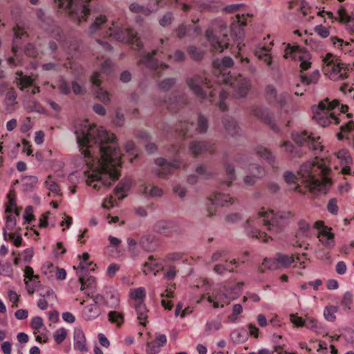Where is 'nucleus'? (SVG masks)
Listing matches in <instances>:
<instances>
[{"mask_svg":"<svg viewBox=\"0 0 354 354\" xmlns=\"http://www.w3.org/2000/svg\"><path fill=\"white\" fill-rule=\"evenodd\" d=\"M208 128V120L207 119L202 115H199L198 117L197 127L196 130L200 133H205L207 132Z\"/></svg>","mask_w":354,"mask_h":354,"instance_id":"8fccbe9b","label":"nucleus"},{"mask_svg":"<svg viewBox=\"0 0 354 354\" xmlns=\"http://www.w3.org/2000/svg\"><path fill=\"white\" fill-rule=\"evenodd\" d=\"M106 22V19L104 15H100L98 17H95L94 21L92 23V24L91 25L88 30V34L93 35L96 33L99 30L102 28Z\"/></svg>","mask_w":354,"mask_h":354,"instance_id":"e433bc0d","label":"nucleus"},{"mask_svg":"<svg viewBox=\"0 0 354 354\" xmlns=\"http://www.w3.org/2000/svg\"><path fill=\"white\" fill-rule=\"evenodd\" d=\"M78 268H80V270L77 272L79 276V281L81 283V290L85 289L88 290L91 294L95 291L96 288V279L93 276L85 277L84 275V270L86 269V266L82 263H80Z\"/></svg>","mask_w":354,"mask_h":354,"instance_id":"a211bd4d","label":"nucleus"},{"mask_svg":"<svg viewBox=\"0 0 354 354\" xmlns=\"http://www.w3.org/2000/svg\"><path fill=\"white\" fill-rule=\"evenodd\" d=\"M189 89L196 95L197 97L201 100H208L212 101V97L214 95L212 91L208 93L203 90L201 86L204 85L209 88V82L207 77H202L199 75H195L193 77H188L186 80Z\"/></svg>","mask_w":354,"mask_h":354,"instance_id":"1a4fd4ad","label":"nucleus"},{"mask_svg":"<svg viewBox=\"0 0 354 354\" xmlns=\"http://www.w3.org/2000/svg\"><path fill=\"white\" fill-rule=\"evenodd\" d=\"M290 320L291 323L297 327L304 326L308 329H313L316 326V322L315 320H304L301 317L294 314L290 315Z\"/></svg>","mask_w":354,"mask_h":354,"instance_id":"2f4dec72","label":"nucleus"},{"mask_svg":"<svg viewBox=\"0 0 354 354\" xmlns=\"http://www.w3.org/2000/svg\"><path fill=\"white\" fill-rule=\"evenodd\" d=\"M156 163L160 167V169L156 171V174L160 176L170 174L173 170L179 168L180 165L178 160H174V162H169L162 158H157Z\"/></svg>","mask_w":354,"mask_h":354,"instance_id":"412c9836","label":"nucleus"},{"mask_svg":"<svg viewBox=\"0 0 354 354\" xmlns=\"http://www.w3.org/2000/svg\"><path fill=\"white\" fill-rule=\"evenodd\" d=\"M187 52L194 60H200L203 57V53L194 46H189L187 48Z\"/></svg>","mask_w":354,"mask_h":354,"instance_id":"052dcab7","label":"nucleus"},{"mask_svg":"<svg viewBox=\"0 0 354 354\" xmlns=\"http://www.w3.org/2000/svg\"><path fill=\"white\" fill-rule=\"evenodd\" d=\"M14 34H15V40L14 41V44L12 46V51L17 52L18 44H17V39H22L24 36H28L26 34V31L24 30L23 27L19 26L17 25L16 27L14 28Z\"/></svg>","mask_w":354,"mask_h":354,"instance_id":"37998d69","label":"nucleus"},{"mask_svg":"<svg viewBox=\"0 0 354 354\" xmlns=\"http://www.w3.org/2000/svg\"><path fill=\"white\" fill-rule=\"evenodd\" d=\"M154 236L152 235H145L141 236L139 241V246L145 251H151L155 248L153 243Z\"/></svg>","mask_w":354,"mask_h":354,"instance_id":"4c0bfd02","label":"nucleus"},{"mask_svg":"<svg viewBox=\"0 0 354 354\" xmlns=\"http://www.w3.org/2000/svg\"><path fill=\"white\" fill-rule=\"evenodd\" d=\"M106 304L112 308H116L119 304L118 292L112 287L105 288Z\"/></svg>","mask_w":354,"mask_h":354,"instance_id":"bb28decb","label":"nucleus"},{"mask_svg":"<svg viewBox=\"0 0 354 354\" xmlns=\"http://www.w3.org/2000/svg\"><path fill=\"white\" fill-rule=\"evenodd\" d=\"M339 104L337 100L329 102L328 98L321 101L317 106L313 108V119L322 127H325L335 120V124H339V121L333 113H330L331 110L335 109Z\"/></svg>","mask_w":354,"mask_h":354,"instance_id":"423d86ee","label":"nucleus"},{"mask_svg":"<svg viewBox=\"0 0 354 354\" xmlns=\"http://www.w3.org/2000/svg\"><path fill=\"white\" fill-rule=\"evenodd\" d=\"M154 229L157 232L169 236L181 233L180 225L171 221H159L156 223Z\"/></svg>","mask_w":354,"mask_h":354,"instance_id":"2eb2a0df","label":"nucleus"},{"mask_svg":"<svg viewBox=\"0 0 354 354\" xmlns=\"http://www.w3.org/2000/svg\"><path fill=\"white\" fill-rule=\"evenodd\" d=\"M277 257L279 260L280 268H287L291 263L298 261L301 265L304 263V260L306 259L307 254L303 253L301 256H297L296 259L292 256H288L286 254H283L281 253H279L277 254Z\"/></svg>","mask_w":354,"mask_h":354,"instance_id":"b1692460","label":"nucleus"},{"mask_svg":"<svg viewBox=\"0 0 354 354\" xmlns=\"http://www.w3.org/2000/svg\"><path fill=\"white\" fill-rule=\"evenodd\" d=\"M140 191L147 197L161 196L163 194L162 190L159 187L147 183L141 185Z\"/></svg>","mask_w":354,"mask_h":354,"instance_id":"cd10ccee","label":"nucleus"},{"mask_svg":"<svg viewBox=\"0 0 354 354\" xmlns=\"http://www.w3.org/2000/svg\"><path fill=\"white\" fill-rule=\"evenodd\" d=\"M16 75L17 77L15 78V82L20 90L22 91L33 84L34 79L30 76L24 75L22 71H17Z\"/></svg>","mask_w":354,"mask_h":354,"instance_id":"c85d7f7f","label":"nucleus"},{"mask_svg":"<svg viewBox=\"0 0 354 354\" xmlns=\"http://www.w3.org/2000/svg\"><path fill=\"white\" fill-rule=\"evenodd\" d=\"M37 276L34 274V271L32 267L26 266L24 269V283L26 285V288L30 295H32L34 293V287L30 286V281L31 280H37Z\"/></svg>","mask_w":354,"mask_h":354,"instance_id":"7c9ffc66","label":"nucleus"},{"mask_svg":"<svg viewBox=\"0 0 354 354\" xmlns=\"http://www.w3.org/2000/svg\"><path fill=\"white\" fill-rule=\"evenodd\" d=\"M211 147L212 145L205 141H194L189 144V149L193 156H197L210 151Z\"/></svg>","mask_w":354,"mask_h":354,"instance_id":"a878e982","label":"nucleus"},{"mask_svg":"<svg viewBox=\"0 0 354 354\" xmlns=\"http://www.w3.org/2000/svg\"><path fill=\"white\" fill-rule=\"evenodd\" d=\"M265 97L268 104L277 107L279 109L285 108L284 113L288 114L292 109L286 107L289 100V94L286 92H279L272 84H269L265 88Z\"/></svg>","mask_w":354,"mask_h":354,"instance_id":"6e6552de","label":"nucleus"},{"mask_svg":"<svg viewBox=\"0 0 354 354\" xmlns=\"http://www.w3.org/2000/svg\"><path fill=\"white\" fill-rule=\"evenodd\" d=\"M254 150L258 156L265 159L272 167H274L275 157L268 149L257 146Z\"/></svg>","mask_w":354,"mask_h":354,"instance_id":"473e14b6","label":"nucleus"},{"mask_svg":"<svg viewBox=\"0 0 354 354\" xmlns=\"http://www.w3.org/2000/svg\"><path fill=\"white\" fill-rule=\"evenodd\" d=\"M173 15L171 12H167L160 20V24L162 26H167L171 24L173 21Z\"/></svg>","mask_w":354,"mask_h":354,"instance_id":"338daca9","label":"nucleus"},{"mask_svg":"<svg viewBox=\"0 0 354 354\" xmlns=\"http://www.w3.org/2000/svg\"><path fill=\"white\" fill-rule=\"evenodd\" d=\"M338 308L336 306L326 307L324 312L325 318L329 322H333L335 319V314L337 312Z\"/></svg>","mask_w":354,"mask_h":354,"instance_id":"6e6d98bb","label":"nucleus"},{"mask_svg":"<svg viewBox=\"0 0 354 354\" xmlns=\"http://www.w3.org/2000/svg\"><path fill=\"white\" fill-rule=\"evenodd\" d=\"M324 72L329 76L331 80H339V73L341 71V63H336L334 60L333 55L328 53L323 59Z\"/></svg>","mask_w":354,"mask_h":354,"instance_id":"dca6fc26","label":"nucleus"},{"mask_svg":"<svg viewBox=\"0 0 354 354\" xmlns=\"http://www.w3.org/2000/svg\"><path fill=\"white\" fill-rule=\"evenodd\" d=\"M337 158L344 160L346 164L351 162V158L348 153V151L346 149L339 150L337 153Z\"/></svg>","mask_w":354,"mask_h":354,"instance_id":"0e129e2a","label":"nucleus"},{"mask_svg":"<svg viewBox=\"0 0 354 354\" xmlns=\"http://www.w3.org/2000/svg\"><path fill=\"white\" fill-rule=\"evenodd\" d=\"M104 37H112L119 41L129 42L135 50H140L142 48V41L137 37V33L119 22L113 23L112 26L106 31Z\"/></svg>","mask_w":354,"mask_h":354,"instance_id":"39448f33","label":"nucleus"},{"mask_svg":"<svg viewBox=\"0 0 354 354\" xmlns=\"http://www.w3.org/2000/svg\"><path fill=\"white\" fill-rule=\"evenodd\" d=\"M75 134L88 170L84 174L87 185L95 189L110 187L120 176L122 153L116 136L88 120L76 125Z\"/></svg>","mask_w":354,"mask_h":354,"instance_id":"f257e3e1","label":"nucleus"},{"mask_svg":"<svg viewBox=\"0 0 354 354\" xmlns=\"http://www.w3.org/2000/svg\"><path fill=\"white\" fill-rule=\"evenodd\" d=\"M168 57L169 59H173L175 62H178L184 61L185 55L183 51L180 50H176L174 52L172 55H169Z\"/></svg>","mask_w":354,"mask_h":354,"instance_id":"69168bd1","label":"nucleus"},{"mask_svg":"<svg viewBox=\"0 0 354 354\" xmlns=\"http://www.w3.org/2000/svg\"><path fill=\"white\" fill-rule=\"evenodd\" d=\"M109 320L115 324L119 328L124 323V316L122 313L118 311H111L108 315Z\"/></svg>","mask_w":354,"mask_h":354,"instance_id":"79ce46f5","label":"nucleus"},{"mask_svg":"<svg viewBox=\"0 0 354 354\" xmlns=\"http://www.w3.org/2000/svg\"><path fill=\"white\" fill-rule=\"evenodd\" d=\"M176 84V80L174 78H166L161 81L159 84V86L165 90L168 91Z\"/></svg>","mask_w":354,"mask_h":354,"instance_id":"e2e57ef3","label":"nucleus"},{"mask_svg":"<svg viewBox=\"0 0 354 354\" xmlns=\"http://www.w3.org/2000/svg\"><path fill=\"white\" fill-rule=\"evenodd\" d=\"M292 139L299 146H308L316 154L318 153V151H322L323 149L321 142H319V137L315 138L306 131L292 133Z\"/></svg>","mask_w":354,"mask_h":354,"instance_id":"ddd939ff","label":"nucleus"},{"mask_svg":"<svg viewBox=\"0 0 354 354\" xmlns=\"http://www.w3.org/2000/svg\"><path fill=\"white\" fill-rule=\"evenodd\" d=\"M100 310L96 304H91L84 308L82 312L83 317L86 319H93L98 317Z\"/></svg>","mask_w":354,"mask_h":354,"instance_id":"c9c22d12","label":"nucleus"},{"mask_svg":"<svg viewBox=\"0 0 354 354\" xmlns=\"http://www.w3.org/2000/svg\"><path fill=\"white\" fill-rule=\"evenodd\" d=\"M269 49L266 47L259 48L256 51V55L262 59L268 66H270L272 64V59L270 55L268 53Z\"/></svg>","mask_w":354,"mask_h":354,"instance_id":"c03bdc74","label":"nucleus"},{"mask_svg":"<svg viewBox=\"0 0 354 354\" xmlns=\"http://www.w3.org/2000/svg\"><path fill=\"white\" fill-rule=\"evenodd\" d=\"M243 284V282H239L234 286L227 287L225 286L223 287V294L225 297L230 299L237 298L241 293Z\"/></svg>","mask_w":354,"mask_h":354,"instance_id":"c756f323","label":"nucleus"},{"mask_svg":"<svg viewBox=\"0 0 354 354\" xmlns=\"http://www.w3.org/2000/svg\"><path fill=\"white\" fill-rule=\"evenodd\" d=\"M129 295L133 302V305L137 313V319L139 324L142 326H146L148 323V310L144 303V299L146 296L145 288L140 287L131 289Z\"/></svg>","mask_w":354,"mask_h":354,"instance_id":"0eeeda50","label":"nucleus"},{"mask_svg":"<svg viewBox=\"0 0 354 354\" xmlns=\"http://www.w3.org/2000/svg\"><path fill=\"white\" fill-rule=\"evenodd\" d=\"M223 129L226 133L231 136L237 135L240 128L234 118L230 116H225L222 120Z\"/></svg>","mask_w":354,"mask_h":354,"instance_id":"393cba45","label":"nucleus"},{"mask_svg":"<svg viewBox=\"0 0 354 354\" xmlns=\"http://www.w3.org/2000/svg\"><path fill=\"white\" fill-rule=\"evenodd\" d=\"M315 31L322 38H326L329 36L328 29L322 25L315 26Z\"/></svg>","mask_w":354,"mask_h":354,"instance_id":"774afa93","label":"nucleus"},{"mask_svg":"<svg viewBox=\"0 0 354 354\" xmlns=\"http://www.w3.org/2000/svg\"><path fill=\"white\" fill-rule=\"evenodd\" d=\"M40 297L42 299H46L48 301H53L56 299V295H55L53 289L44 287L38 290Z\"/></svg>","mask_w":354,"mask_h":354,"instance_id":"49530a36","label":"nucleus"},{"mask_svg":"<svg viewBox=\"0 0 354 354\" xmlns=\"http://www.w3.org/2000/svg\"><path fill=\"white\" fill-rule=\"evenodd\" d=\"M176 288L175 283L170 285V286L167 287L165 291L162 292L160 296L162 298L161 301L162 306L167 310H171L173 307V304L171 301H167L164 299L166 298H171L174 297V290Z\"/></svg>","mask_w":354,"mask_h":354,"instance_id":"f704fd0d","label":"nucleus"},{"mask_svg":"<svg viewBox=\"0 0 354 354\" xmlns=\"http://www.w3.org/2000/svg\"><path fill=\"white\" fill-rule=\"evenodd\" d=\"M206 36L214 50L222 52L224 48H227L230 45L228 39H226L227 35L225 34L223 35V39L219 40L214 35L212 30H207L206 31Z\"/></svg>","mask_w":354,"mask_h":354,"instance_id":"5701e85b","label":"nucleus"},{"mask_svg":"<svg viewBox=\"0 0 354 354\" xmlns=\"http://www.w3.org/2000/svg\"><path fill=\"white\" fill-rule=\"evenodd\" d=\"M46 185L52 192L56 194H59L60 190L58 185L52 179L50 176H48V179L46 180Z\"/></svg>","mask_w":354,"mask_h":354,"instance_id":"680f3d73","label":"nucleus"},{"mask_svg":"<svg viewBox=\"0 0 354 354\" xmlns=\"http://www.w3.org/2000/svg\"><path fill=\"white\" fill-rule=\"evenodd\" d=\"M313 347L318 354H328L327 344L322 341H313Z\"/></svg>","mask_w":354,"mask_h":354,"instance_id":"603ef678","label":"nucleus"},{"mask_svg":"<svg viewBox=\"0 0 354 354\" xmlns=\"http://www.w3.org/2000/svg\"><path fill=\"white\" fill-rule=\"evenodd\" d=\"M75 342L74 344V348L80 352L87 351L86 346V339L83 333H78L75 337Z\"/></svg>","mask_w":354,"mask_h":354,"instance_id":"a19ab883","label":"nucleus"},{"mask_svg":"<svg viewBox=\"0 0 354 354\" xmlns=\"http://www.w3.org/2000/svg\"><path fill=\"white\" fill-rule=\"evenodd\" d=\"M225 171L227 174V180L225 182L227 186H230L232 181L234 180V168L232 165H227L225 166Z\"/></svg>","mask_w":354,"mask_h":354,"instance_id":"bf43d9fd","label":"nucleus"},{"mask_svg":"<svg viewBox=\"0 0 354 354\" xmlns=\"http://www.w3.org/2000/svg\"><path fill=\"white\" fill-rule=\"evenodd\" d=\"M129 10L134 13L141 14L144 16H149L152 10L148 8L140 6L136 3H133L129 6Z\"/></svg>","mask_w":354,"mask_h":354,"instance_id":"a18cd8bd","label":"nucleus"},{"mask_svg":"<svg viewBox=\"0 0 354 354\" xmlns=\"http://www.w3.org/2000/svg\"><path fill=\"white\" fill-rule=\"evenodd\" d=\"M262 265L267 269L271 270L281 269L279 260L277 256L273 259H265L263 260Z\"/></svg>","mask_w":354,"mask_h":354,"instance_id":"de8ad7c7","label":"nucleus"},{"mask_svg":"<svg viewBox=\"0 0 354 354\" xmlns=\"http://www.w3.org/2000/svg\"><path fill=\"white\" fill-rule=\"evenodd\" d=\"M233 64L232 59L230 57H225L222 59H216L213 62V66L214 69L217 71L215 72L216 74L218 73H223L224 74V71L230 67Z\"/></svg>","mask_w":354,"mask_h":354,"instance_id":"72a5a7b5","label":"nucleus"},{"mask_svg":"<svg viewBox=\"0 0 354 354\" xmlns=\"http://www.w3.org/2000/svg\"><path fill=\"white\" fill-rule=\"evenodd\" d=\"M252 114L258 119H260L263 122L268 124L275 132L279 131V127L274 122L273 115L268 109L255 107L252 110Z\"/></svg>","mask_w":354,"mask_h":354,"instance_id":"6ab92c4d","label":"nucleus"},{"mask_svg":"<svg viewBox=\"0 0 354 354\" xmlns=\"http://www.w3.org/2000/svg\"><path fill=\"white\" fill-rule=\"evenodd\" d=\"M145 342V351L148 354H156L160 352L167 342V338L162 333H140Z\"/></svg>","mask_w":354,"mask_h":354,"instance_id":"9d476101","label":"nucleus"},{"mask_svg":"<svg viewBox=\"0 0 354 354\" xmlns=\"http://www.w3.org/2000/svg\"><path fill=\"white\" fill-rule=\"evenodd\" d=\"M310 235L311 233L310 225L304 221H301L299 223V229L296 234V237H309L310 236Z\"/></svg>","mask_w":354,"mask_h":354,"instance_id":"58836bf2","label":"nucleus"},{"mask_svg":"<svg viewBox=\"0 0 354 354\" xmlns=\"http://www.w3.org/2000/svg\"><path fill=\"white\" fill-rule=\"evenodd\" d=\"M259 216L255 219H248L245 223V229L248 235L262 239L264 243L268 242L270 236H267L264 233L261 232L257 226L260 223H263L267 230L272 234L279 233L287 223L289 218L292 216L290 212H280L274 214L272 211L267 212L262 209L259 212Z\"/></svg>","mask_w":354,"mask_h":354,"instance_id":"f03ea898","label":"nucleus"},{"mask_svg":"<svg viewBox=\"0 0 354 354\" xmlns=\"http://www.w3.org/2000/svg\"><path fill=\"white\" fill-rule=\"evenodd\" d=\"M13 270L9 263H2L0 261V275L11 277Z\"/></svg>","mask_w":354,"mask_h":354,"instance_id":"4d7b16f0","label":"nucleus"},{"mask_svg":"<svg viewBox=\"0 0 354 354\" xmlns=\"http://www.w3.org/2000/svg\"><path fill=\"white\" fill-rule=\"evenodd\" d=\"M8 203L6 206V212H12L13 208L16 207L15 196L13 191H10L8 194Z\"/></svg>","mask_w":354,"mask_h":354,"instance_id":"13d9d810","label":"nucleus"},{"mask_svg":"<svg viewBox=\"0 0 354 354\" xmlns=\"http://www.w3.org/2000/svg\"><path fill=\"white\" fill-rule=\"evenodd\" d=\"M158 52L159 49L158 48L153 50L151 53H143L138 62V66L143 65L147 68L154 71L158 76L160 75V71L167 68L168 65L160 63L159 61L154 57Z\"/></svg>","mask_w":354,"mask_h":354,"instance_id":"f8f14e48","label":"nucleus"},{"mask_svg":"<svg viewBox=\"0 0 354 354\" xmlns=\"http://www.w3.org/2000/svg\"><path fill=\"white\" fill-rule=\"evenodd\" d=\"M315 225L317 228L322 227L318 234L319 241L326 247L333 248L335 245L333 234L330 232L328 228L324 226L322 221L315 222Z\"/></svg>","mask_w":354,"mask_h":354,"instance_id":"aec40b11","label":"nucleus"},{"mask_svg":"<svg viewBox=\"0 0 354 354\" xmlns=\"http://www.w3.org/2000/svg\"><path fill=\"white\" fill-rule=\"evenodd\" d=\"M223 80L233 88L234 95L236 97H245L250 88V81L241 75L224 77Z\"/></svg>","mask_w":354,"mask_h":354,"instance_id":"9b49d317","label":"nucleus"},{"mask_svg":"<svg viewBox=\"0 0 354 354\" xmlns=\"http://www.w3.org/2000/svg\"><path fill=\"white\" fill-rule=\"evenodd\" d=\"M319 77V73L318 71H313L309 77L306 75H301V81L302 83L309 85L310 84H316Z\"/></svg>","mask_w":354,"mask_h":354,"instance_id":"09e8293b","label":"nucleus"},{"mask_svg":"<svg viewBox=\"0 0 354 354\" xmlns=\"http://www.w3.org/2000/svg\"><path fill=\"white\" fill-rule=\"evenodd\" d=\"M322 162L321 160V162L304 163L298 171L301 182L310 192L325 194L331 185L330 179L326 176L329 169Z\"/></svg>","mask_w":354,"mask_h":354,"instance_id":"7ed1b4c3","label":"nucleus"},{"mask_svg":"<svg viewBox=\"0 0 354 354\" xmlns=\"http://www.w3.org/2000/svg\"><path fill=\"white\" fill-rule=\"evenodd\" d=\"M194 128L193 123H189L187 121L180 122L179 126L178 127V131H179L184 136H191L192 133H190L191 130Z\"/></svg>","mask_w":354,"mask_h":354,"instance_id":"3c124183","label":"nucleus"},{"mask_svg":"<svg viewBox=\"0 0 354 354\" xmlns=\"http://www.w3.org/2000/svg\"><path fill=\"white\" fill-rule=\"evenodd\" d=\"M236 198L232 197L230 194L216 193L209 198L210 207H207V216L212 217L216 214L215 207H225L234 204Z\"/></svg>","mask_w":354,"mask_h":354,"instance_id":"4468645a","label":"nucleus"},{"mask_svg":"<svg viewBox=\"0 0 354 354\" xmlns=\"http://www.w3.org/2000/svg\"><path fill=\"white\" fill-rule=\"evenodd\" d=\"M242 18H244V15L241 17L239 15H236L237 21L232 24V35L234 36L237 47L241 49V42L243 38V27L246 25L245 21H242Z\"/></svg>","mask_w":354,"mask_h":354,"instance_id":"4be33fe9","label":"nucleus"},{"mask_svg":"<svg viewBox=\"0 0 354 354\" xmlns=\"http://www.w3.org/2000/svg\"><path fill=\"white\" fill-rule=\"evenodd\" d=\"M249 173L256 178H261L264 175V169L257 164H252L249 167Z\"/></svg>","mask_w":354,"mask_h":354,"instance_id":"5fc2aeb1","label":"nucleus"},{"mask_svg":"<svg viewBox=\"0 0 354 354\" xmlns=\"http://www.w3.org/2000/svg\"><path fill=\"white\" fill-rule=\"evenodd\" d=\"M91 0H56L55 4L58 9L66 11L70 17L74 21L80 23L86 21L87 17L91 14L88 8Z\"/></svg>","mask_w":354,"mask_h":354,"instance_id":"20e7f679","label":"nucleus"},{"mask_svg":"<svg viewBox=\"0 0 354 354\" xmlns=\"http://www.w3.org/2000/svg\"><path fill=\"white\" fill-rule=\"evenodd\" d=\"M100 75V73L95 72L90 77V81L93 84V91L97 99L104 104H108L110 102V93L101 86Z\"/></svg>","mask_w":354,"mask_h":354,"instance_id":"f3484780","label":"nucleus"},{"mask_svg":"<svg viewBox=\"0 0 354 354\" xmlns=\"http://www.w3.org/2000/svg\"><path fill=\"white\" fill-rule=\"evenodd\" d=\"M131 186V180L129 178H122L115 188V193L118 194L120 193H126L128 192Z\"/></svg>","mask_w":354,"mask_h":354,"instance_id":"ea45409f","label":"nucleus"},{"mask_svg":"<svg viewBox=\"0 0 354 354\" xmlns=\"http://www.w3.org/2000/svg\"><path fill=\"white\" fill-rule=\"evenodd\" d=\"M221 320L218 317L210 319L206 324V330L209 331L221 330Z\"/></svg>","mask_w":354,"mask_h":354,"instance_id":"864d4df0","label":"nucleus"}]
</instances>
